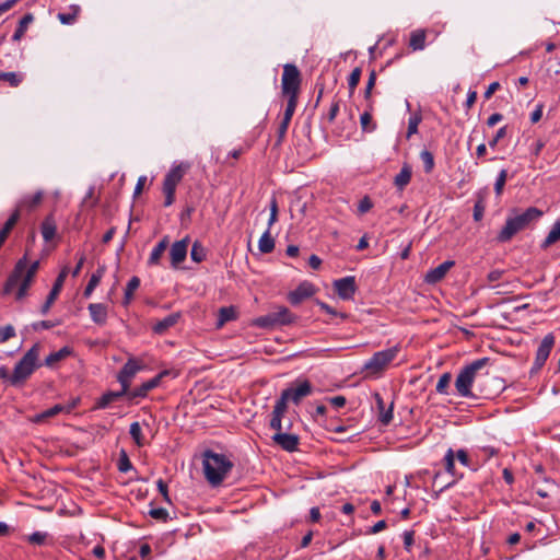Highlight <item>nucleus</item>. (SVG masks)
<instances>
[{
  "mask_svg": "<svg viewBox=\"0 0 560 560\" xmlns=\"http://www.w3.org/2000/svg\"><path fill=\"white\" fill-rule=\"evenodd\" d=\"M203 474L207 481L213 486H220L234 464L224 455L207 450L202 454Z\"/></svg>",
  "mask_w": 560,
  "mask_h": 560,
  "instance_id": "obj_1",
  "label": "nucleus"
},
{
  "mask_svg": "<svg viewBox=\"0 0 560 560\" xmlns=\"http://www.w3.org/2000/svg\"><path fill=\"white\" fill-rule=\"evenodd\" d=\"M26 267L27 256L24 255L16 261L12 272L9 275L3 287V294H10L15 290V288H18L15 292L16 301H21L27 295L28 289L32 285L34 278L24 273Z\"/></svg>",
  "mask_w": 560,
  "mask_h": 560,
  "instance_id": "obj_2",
  "label": "nucleus"
},
{
  "mask_svg": "<svg viewBox=\"0 0 560 560\" xmlns=\"http://www.w3.org/2000/svg\"><path fill=\"white\" fill-rule=\"evenodd\" d=\"M541 215L542 211L535 207H529L522 213L509 217L504 226L499 232L497 240L501 243L511 241L515 234L525 230L533 221L538 220Z\"/></svg>",
  "mask_w": 560,
  "mask_h": 560,
  "instance_id": "obj_3",
  "label": "nucleus"
},
{
  "mask_svg": "<svg viewBox=\"0 0 560 560\" xmlns=\"http://www.w3.org/2000/svg\"><path fill=\"white\" fill-rule=\"evenodd\" d=\"M39 345L35 343L20 359V361L14 366L12 375L9 378L11 385L19 386L23 384L34 373L36 368L39 366Z\"/></svg>",
  "mask_w": 560,
  "mask_h": 560,
  "instance_id": "obj_4",
  "label": "nucleus"
},
{
  "mask_svg": "<svg viewBox=\"0 0 560 560\" xmlns=\"http://www.w3.org/2000/svg\"><path fill=\"white\" fill-rule=\"evenodd\" d=\"M489 363V358L477 359L464 366L455 380V387L459 396L472 397L471 386L478 374Z\"/></svg>",
  "mask_w": 560,
  "mask_h": 560,
  "instance_id": "obj_5",
  "label": "nucleus"
},
{
  "mask_svg": "<svg viewBox=\"0 0 560 560\" xmlns=\"http://www.w3.org/2000/svg\"><path fill=\"white\" fill-rule=\"evenodd\" d=\"M189 168V164L179 163L167 172L163 180V194L165 196L164 207H170L175 201V191L177 185L180 183Z\"/></svg>",
  "mask_w": 560,
  "mask_h": 560,
  "instance_id": "obj_6",
  "label": "nucleus"
},
{
  "mask_svg": "<svg viewBox=\"0 0 560 560\" xmlns=\"http://www.w3.org/2000/svg\"><path fill=\"white\" fill-rule=\"evenodd\" d=\"M302 83V75L294 63H285L281 78V92L285 97L298 98Z\"/></svg>",
  "mask_w": 560,
  "mask_h": 560,
  "instance_id": "obj_7",
  "label": "nucleus"
},
{
  "mask_svg": "<svg viewBox=\"0 0 560 560\" xmlns=\"http://www.w3.org/2000/svg\"><path fill=\"white\" fill-rule=\"evenodd\" d=\"M399 348L397 346L375 352L369 361L365 362L364 369L372 374L382 372L397 355Z\"/></svg>",
  "mask_w": 560,
  "mask_h": 560,
  "instance_id": "obj_8",
  "label": "nucleus"
},
{
  "mask_svg": "<svg viewBox=\"0 0 560 560\" xmlns=\"http://www.w3.org/2000/svg\"><path fill=\"white\" fill-rule=\"evenodd\" d=\"M555 346V336L552 332L546 335L541 340L532 368V373L538 372L546 363L552 348Z\"/></svg>",
  "mask_w": 560,
  "mask_h": 560,
  "instance_id": "obj_9",
  "label": "nucleus"
},
{
  "mask_svg": "<svg viewBox=\"0 0 560 560\" xmlns=\"http://www.w3.org/2000/svg\"><path fill=\"white\" fill-rule=\"evenodd\" d=\"M142 369V365L136 359H129L117 375V381L125 389L130 388L131 381L135 375Z\"/></svg>",
  "mask_w": 560,
  "mask_h": 560,
  "instance_id": "obj_10",
  "label": "nucleus"
},
{
  "mask_svg": "<svg viewBox=\"0 0 560 560\" xmlns=\"http://www.w3.org/2000/svg\"><path fill=\"white\" fill-rule=\"evenodd\" d=\"M167 374H168L167 371H163V372L159 373L158 375H155L153 378L142 383L140 386L136 387L135 389H132V390L129 389L128 398L135 399V398L145 397L150 390H152L153 388H155L160 385V382L163 378V376L167 375Z\"/></svg>",
  "mask_w": 560,
  "mask_h": 560,
  "instance_id": "obj_11",
  "label": "nucleus"
},
{
  "mask_svg": "<svg viewBox=\"0 0 560 560\" xmlns=\"http://www.w3.org/2000/svg\"><path fill=\"white\" fill-rule=\"evenodd\" d=\"M189 238L185 237L180 241L175 242L170 249L171 266L177 268L187 256Z\"/></svg>",
  "mask_w": 560,
  "mask_h": 560,
  "instance_id": "obj_12",
  "label": "nucleus"
},
{
  "mask_svg": "<svg viewBox=\"0 0 560 560\" xmlns=\"http://www.w3.org/2000/svg\"><path fill=\"white\" fill-rule=\"evenodd\" d=\"M315 293V288L310 282H302L298 288L291 291L288 295V300L292 305H299L304 300L311 298Z\"/></svg>",
  "mask_w": 560,
  "mask_h": 560,
  "instance_id": "obj_13",
  "label": "nucleus"
},
{
  "mask_svg": "<svg viewBox=\"0 0 560 560\" xmlns=\"http://www.w3.org/2000/svg\"><path fill=\"white\" fill-rule=\"evenodd\" d=\"M67 277V270L63 269L59 276L57 277V279L55 280V283L45 301V303L43 304L42 308H40V313L43 315H46L51 305L55 303L56 299L58 298L61 289H62V285H63V282H65V279Z\"/></svg>",
  "mask_w": 560,
  "mask_h": 560,
  "instance_id": "obj_14",
  "label": "nucleus"
},
{
  "mask_svg": "<svg viewBox=\"0 0 560 560\" xmlns=\"http://www.w3.org/2000/svg\"><path fill=\"white\" fill-rule=\"evenodd\" d=\"M275 444L280 446L283 451L294 452L298 450L300 439L296 434L276 432L272 436Z\"/></svg>",
  "mask_w": 560,
  "mask_h": 560,
  "instance_id": "obj_15",
  "label": "nucleus"
},
{
  "mask_svg": "<svg viewBox=\"0 0 560 560\" xmlns=\"http://www.w3.org/2000/svg\"><path fill=\"white\" fill-rule=\"evenodd\" d=\"M334 287L337 294L343 300L351 299L357 290L354 277L338 279L334 282Z\"/></svg>",
  "mask_w": 560,
  "mask_h": 560,
  "instance_id": "obj_16",
  "label": "nucleus"
},
{
  "mask_svg": "<svg viewBox=\"0 0 560 560\" xmlns=\"http://www.w3.org/2000/svg\"><path fill=\"white\" fill-rule=\"evenodd\" d=\"M455 265L453 260H446L440 264L438 267L430 269L425 276L424 281L428 284H435L440 282L448 272V270Z\"/></svg>",
  "mask_w": 560,
  "mask_h": 560,
  "instance_id": "obj_17",
  "label": "nucleus"
},
{
  "mask_svg": "<svg viewBox=\"0 0 560 560\" xmlns=\"http://www.w3.org/2000/svg\"><path fill=\"white\" fill-rule=\"evenodd\" d=\"M313 387L308 381H303L296 387H289L282 390V393H288L289 400L293 401L295 405H299L300 401L312 394Z\"/></svg>",
  "mask_w": 560,
  "mask_h": 560,
  "instance_id": "obj_18",
  "label": "nucleus"
},
{
  "mask_svg": "<svg viewBox=\"0 0 560 560\" xmlns=\"http://www.w3.org/2000/svg\"><path fill=\"white\" fill-rule=\"evenodd\" d=\"M129 390L125 389V387H121L118 392H107L102 395V397L96 401V408L98 409H105L107 408L112 402L120 399L124 396H128Z\"/></svg>",
  "mask_w": 560,
  "mask_h": 560,
  "instance_id": "obj_19",
  "label": "nucleus"
},
{
  "mask_svg": "<svg viewBox=\"0 0 560 560\" xmlns=\"http://www.w3.org/2000/svg\"><path fill=\"white\" fill-rule=\"evenodd\" d=\"M180 315L178 313H173L167 315L161 320H158L153 326L152 329L158 335L165 334L171 327L175 326L179 319Z\"/></svg>",
  "mask_w": 560,
  "mask_h": 560,
  "instance_id": "obj_20",
  "label": "nucleus"
},
{
  "mask_svg": "<svg viewBox=\"0 0 560 560\" xmlns=\"http://www.w3.org/2000/svg\"><path fill=\"white\" fill-rule=\"evenodd\" d=\"M89 312L92 320L97 325H105L107 320V307L102 303H91Z\"/></svg>",
  "mask_w": 560,
  "mask_h": 560,
  "instance_id": "obj_21",
  "label": "nucleus"
},
{
  "mask_svg": "<svg viewBox=\"0 0 560 560\" xmlns=\"http://www.w3.org/2000/svg\"><path fill=\"white\" fill-rule=\"evenodd\" d=\"M43 197H44V192L42 190H38L33 195H25L20 200L16 210L20 211L21 209H26L28 211H32L33 209H35L37 206L40 205Z\"/></svg>",
  "mask_w": 560,
  "mask_h": 560,
  "instance_id": "obj_22",
  "label": "nucleus"
},
{
  "mask_svg": "<svg viewBox=\"0 0 560 560\" xmlns=\"http://www.w3.org/2000/svg\"><path fill=\"white\" fill-rule=\"evenodd\" d=\"M56 231H57L56 221L54 219V215L49 214L43 220V222L40 224V232H42L44 241L50 242L55 237Z\"/></svg>",
  "mask_w": 560,
  "mask_h": 560,
  "instance_id": "obj_23",
  "label": "nucleus"
},
{
  "mask_svg": "<svg viewBox=\"0 0 560 560\" xmlns=\"http://www.w3.org/2000/svg\"><path fill=\"white\" fill-rule=\"evenodd\" d=\"M376 400V406L378 409V420L382 422V424L387 425L393 419V404H390L389 408L385 410V404L382 398V396L376 393L374 395Z\"/></svg>",
  "mask_w": 560,
  "mask_h": 560,
  "instance_id": "obj_24",
  "label": "nucleus"
},
{
  "mask_svg": "<svg viewBox=\"0 0 560 560\" xmlns=\"http://www.w3.org/2000/svg\"><path fill=\"white\" fill-rule=\"evenodd\" d=\"M168 237L164 236L152 249L148 264L150 266L159 265L161 257L163 256L164 252L166 250L168 246Z\"/></svg>",
  "mask_w": 560,
  "mask_h": 560,
  "instance_id": "obj_25",
  "label": "nucleus"
},
{
  "mask_svg": "<svg viewBox=\"0 0 560 560\" xmlns=\"http://www.w3.org/2000/svg\"><path fill=\"white\" fill-rule=\"evenodd\" d=\"M72 353V349L68 346L62 347L58 351L51 352L45 359V365L48 368H54L56 363L65 360Z\"/></svg>",
  "mask_w": 560,
  "mask_h": 560,
  "instance_id": "obj_26",
  "label": "nucleus"
},
{
  "mask_svg": "<svg viewBox=\"0 0 560 560\" xmlns=\"http://www.w3.org/2000/svg\"><path fill=\"white\" fill-rule=\"evenodd\" d=\"M272 314L278 326L292 324L296 319V316L285 306H279Z\"/></svg>",
  "mask_w": 560,
  "mask_h": 560,
  "instance_id": "obj_27",
  "label": "nucleus"
},
{
  "mask_svg": "<svg viewBox=\"0 0 560 560\" xmlns=\"http://www.w3.org/2000/svg\"><path fill=\"white\" fill-rule=\"evenodd\" d=\"M427 33L424 30H416L410 33L409 47L413 50H422L425 47Z\"/></svg>",
  "mask_w": 560,
  "mask_h": 560,
  "instance_id": "obj_28",
  "label": "nucleus"
},
{
  "mask_svg": "<svg viewBox=\"0 0 560 560\" xmlns=\"http://www.w3.org/2000/svg\"><path fill=\"white\" fill-rule=\"evenodd\" d=\"M411 167L408 164H405L400 172L395 176L394 184L400 190H402L411 179Z\"/></svg>",
  "mask_w": 560,
  "mask_h": 560,
  "instance_id": "obj_29",
  "label": "nucleus"
},
{
  "mask_svg": "<svg viewBox=\"0 0 560 560\" xmlns=\"http://www.w3.org/2000/svg\"><path fill=\"white\" fill-rule=\"evenodd\" d=\"M558 241H560V220H558V221H556L553 223V225H552L551 230L549 231L547 237L541 243V248L542 249H547L548 247H550L551 245H553Z\"/></svg>",
  "mask_w": 560,
  "mask_h": 560,
  "instance_id": "obj_30",
  "label": "nucleus"
},
{
  "mask_svg": "<svg viewBox=\"0 0 560 560\" xmlns=\"http://www.w3.org/2000/svg\"><path fill=\"white\" fill-rule=\"evenodd\" d=\"M33 20H34V16H33V14H32V13H27V14H25V15L20 20L19 25H18V27H16V30H15V32H14L13 36H12V39H13L14 42L20 40V39L24 36V34H25V32H26V30H27L28 25L33 22Z\"/></svg>",
  "mask_w": 560,
  "mask_h": 560,
  "instance_id": "obj_31",
  "label": "nucleus"
},
{
  "mask_svg": "<svg viewBox=\"0 0 560 560\" xmlns=\"http://www.w3.org/2000/svg\"><path fill=\"white\" fill-rule=\"evenodd\" d=\"M140 287V279L137 276H133L127 283V287L125 289V295L122 300V305L127 306L130 304L133 293L138 288Z\"/></svg>",
  "mask_w": 560,
  "mask_h": 560,
  "instance_id": "obj_32",
  "label": "nucleus"
},
{
  "mask_svg": "<svg viewBox=\"0 0 560 560\" xmlns=\"http://www.w3.org/2000/svg\"><path fill=\"white\" fill-rule=\"evenodd\" d=\"M258 248L262 254H269L275 249V240L271 236L269 229L260 236Z\"/></svg>",
  "mask_w": 560,
  "mask_h": 560,
  "instance_id": "obj_33",
  "label": "nucleus"
},
{
  "mask_svg": "<svg viewBox=\"0 0 560 560\" xmlns=\"http://www.w3.org/2000/svg\"><path fill=\"white\" fill-rule=\"evenodd\" d=\"M104 275V267L102 268H98L90 278L84 291H83V295L85 298H89L92 292L94 291V289L100 284L101 282V279Z\"/></svg>",
  "mask_w": 560,
  "mask_h": 560,
  "instance_id": "obj_34",
  "label": "nucleus"
},
{
  "mask_svg": "<svg viewBox=\"0 0 560 560\" xmlns=\"http://www.w3.org/2000/svg\"><path fill=\"white\" fill-rule=\"evenodd\" d=\"M237 312L233 306L221 307L219 310L218 327H222L225 323L236 318Z\"/></svg>",
  "mask_w": 560,
  "mask_h": 560,
  "instance_id": "obj_35",
  "label": "nucleus"
},
{
  "mask_svg": "<svg viewBox=\"0 0 560 560\" xmlns=\"http://www.w3.org/2000/svg\"><path fill=\"white\" fill-rule=\"evenodd\" d=\"M62 411H68L69 412L70 408H66L63 405L57 404L54 407L48 408L47 410H45L42 413L37 415L36 416V421L39 422V421H43L45 419L55 417V416L59 415Z\"/></svg>",
  "mask_w": 560,
  "mask_h": 560,
  "instance_id": "obj_36",
  "label": "nucleus"
},
{
  "mask_svg": "<svg viewBox=\"0 0 560 560\" xmlns=\"http://www.w3.org/2000/svg\"><path fill=\"white\" fill-rule=\"evenodd\" d=\"M254 325L264 329H271L278 326L272 312L268 313L267 315L257 317L254 320Z\"/></svg>",
  "mask_w": 560,
  "mask_h": 560,
  "instance_id": "obj_37",
  "label": "nucleus"
},
{
  "mask_svg": "<svg viewBox=\"0 0 560 560\" xmlns=\"http://www.w3.org/2000/svg\"><path fill=\"white\" fill-rule=\"evenodd\" d=\"M443 463H444V468H445L446 472L450 474L451 476L457 478V474L455 470V452L452 448H448L446 451V454L443 458Z\"/></svg>",
  "mask_w": 560,
  "mask_h": 560,
  "instance_id": "obj_38",
  "label": "nucleus"
},
{
  "mask_svg": "<svg viewBox=\"0 0 560 560\" xmlns=\"http://www.w3.org/2000/svg\"><path fill=\"white\" fill-rule=\"evenodd\" d=\"M485 194L486 192H482V191H479L477 194V201L475 202L474 214H472L475 221H480L483 218V213H485V209H486Z\"/></svg>",
  "mask_w": 560,
  "mask_h": 560,
  "instance_id": "obj_39",
  "label": "nucleus"
},
{
  "mask_svg": "<svg viewBox=\"0 0 560 560\" xmlns=\"http://www.w3.org/2000/svg\"><path fill=\"white\" fill-rule=\"evenodd\" d=\"M0 80L9 83L10 86L16 88L23 81V74L16 72H2L0 71Z\"/></svg>",
  "mask_w": 560,
  "mask_h": 560,
  "instance_id": "obj_40",
  "label": "nucleus"
},
{
  "mask_svg": "<svg viewBox=\"0 0 560 560\" xmlns=\"http://www.w3.org/2000/svg\"><path fill=\"white\" fill-rule=\"evenodd\" d=\"M451 381H452V374L450 372L443 373L438 381V384L435 387L436 392L439 394L447 395Z\"/></svg>",
  "mask_w": 560,
  "mask_h": 560,
  "instance_id": "obj_41",
  "label": "nucleus"
},
{
  "mask_svg": "<svg viewBox=\"0 0 560 560\" xmlns=\"http://www.w3.org/2000/svg\"><path fill=\"white\" fill-rule=\"evenodd\" d=\"M422 120L420 112L413 113L408 119L407 138L409 139L412 135L418 132V126Z\"/></svg>",
  "mask_w": 560,
  "mask_h": 560,
  "instance_id": "obj_42",
  "label": "nucleus"
},
{
  "mask_svg": "<svg viewBox=\"0 0 560 560\" xmlns=\"http://www.w3.org/2000/svg\"><path fill=\"white\" fill-rule=\"evenodd\" d=\"M190 257L195 262H201L206 258V249L202 244L196 241L190 250Z\"/></svg>",
  "mask_w": 560,
  "mask_h": 560,
  "instance_id": "obj_43",
  "label": "nucleus"
},
{
  "mask_svg": "<svg viewBox=\"0 0 560 560\" xmlns=\"http://www.w3.org/2000/svg\"><path fill=\"white\" fill-rule=\"evenodd\" d=\"M129 433L138 446H142L144 444L142 430L139 422L136 421L130 424Z\"/></svg>",
  "mask_w": 560,
  "mask_h": 560,
  "instance_id": "obj_44",
  "label": "nucleus"
},
{
  "mask_svg": "<svg viewBox=\"0 0 560 560\" xmlns=\"http://www.w3.org/2000/svg\"><path fill=\"white\" fill-rule=\"evenodd\" d=\"M420 159H421V161L423 163L424 172L427 174H430L433 171V168H434V156H433V154L430 151H428V150H423L420 153Z\"/></svg>",
  "mask_w": 560,
  "mask_h": 560,
  "instance_id": "obj_45",
  "label": "nucleus"
},
{
  "mask_svg": "<svg viewBox=\"0 0 560 560\" xmlns=\"http://www.w3.org/2000/svg\"><path fill=\"white\" fill-rule=\"evenodd\" d=\"M288 401H289L288 393H281L280 398L276 401L272 413L283 417V415L285 413L287 408H288V406H287Z\"/></svg>",
  "mask_w": 560,
  "mask_h": 560,
  "instance_id": "obj_46",
  "label": "nucleus"
},
{
  "mask_svg": "<svg viewBox=\"0 0 560 560\" xmlns=\"http://www.w3.org/2000/svg\"><path fill=\"white\" fill-rule=\"evenodd\" d=\"M361 68L357 67L352 70L348 78V86H349V93L350 96L353 94L355 88L358 86L360 79H361Z\"/></svg>",
  "mask_w": 560,
  "mask_h": 560,
  "instance_id": "obj_47",
  "label": "nucleus"
},
{
  "mask_svg": "<svg viewBox=\"0 0 560 560\" xmlns=\"http://www.w3.org/2000/svg\"><path fill=\"white\" fill-rule=\"evenodd\" d=\"M360 124L363 131H373L376 125L372 121V115L369 110L364 112L360 117Z\"/></svg>",
  "mask_w": 560,
  "mask_h": 560,
  "instance_id": "obj_48",
  "label": "nucleus"
},
{
  "mask_svg": "<svg viewBox=\"0 0 560 560\" xmlns=\"http://www.w3.org/2000/svg\"><path fill=\"white\" fill-rule=\"evenodd\" d=\"M498 454V450L492 446L478 447L476 456L481 458L483 462L489 460L492 456Z\"/></svg>",
  "mask_w": 560,
  "mask_h": 560,
  "instance_id": "obj_49",
  "label": "nucleus"
},
{
  "mask_svg": "<svg viewBox=\"0 0 560 560\" xmlns=\"http://www.w3.org/2000/svg\"><path fill=\"white\" fill-rule=\"evenodd\" d=\"M117 466L120 472H127L132 468V464L125 450L120 451Z\"/></svg>",
  "mask_w": 560,
  "mask_h": 560,
  "instance_id": "obj_50",
  "label": "nucleus"
},
{
  "mask_svg": "<svg viewBox=\"0 0 560 560\" xmlns=\"http://www.w3.org/2000/svg\"><path fill=\"white\" fill-rule=\"evenodd\" d=\"M506 179H508V171L501 170L497 177V180L494 183V191H495L497 196L502 195Z\"/></svg>",
  "mask_w": 560,
  "mask_h": 560,
  "instance_id": "obj_51",
  "label": "nucleus"
},
{
  "mask_svg": "<svg viewBox=\"0 0 560 560\" xmlns=\"http://www.w3.org/2000/svg\"><path fill=\"white\" fill-rule=\"evenodd\" d=\"M298 105V98L288 97L287 107L282 117L283 121L290 122Z\"/></svg>",
  "mask_w": 560,
  "mask_h": 560,
  "instance_id": "obj_52",
  "label": "nucleus"
},
{
  "mask_svg": "<svg viewBox=\"0 0 560 560\" xmlns=\"http://www.w3.org/2000/svg\"><path fill=\"white\" fill-rule=\"evenodd\" d=\"M47 533L35 532L27 537V541L32 545L42 546L47 539Z\"/></svg>",
  "mask_w": 560,
  "mask_h": 560,
  "instance_id": "obj_53",
  "label": "nucleus"
},
{
  "mask_svg": "<svg viewBox=\"0 0 560 560\" xmlns=\"http://www.w3.org/2000/svg\"><path fill=\"white\" fill-rule=\"evenodd\" d=\"M15 336V329L12 325L0 327V343L8 341Z\"/></svg>",
  "mask_w": 560,
  "mask_h": 560,
  "instance_id": "obj_54",
  "label": "nucleus"
},
{
  "mask_svg": "<svg viewBox=\"0 0 560 560\" xmlns=\"http://www.w3.org/2000/svg\"><path fill=\"white\" fill-rule=\"evenodd\" d=\"M278 201L275 197L270 200V217L268 220V226H272L278 220Z\"/></svg>",
  "mask_w": 560,
  "mask_h": 560,
  "instance_id": "obj_55",
  "label": "nucleus"
},
{
  "mask_svg": "<svg viewBox=\"0 0 560 560\" xmlns=\"http://www.w3.org/2000/svg\"><path fill=\"white\" fill-rule=\"evenodd\" d=\"M149 515L152 518L159 520V521H162V522H166L167 518H168V512L164 508L151 509L149 511Z\"/></svg>",
  "mask_w": 560,
  "mask_h": 560,
  "instance_id": "obj_56",
  "label": "nucleus"
},
{
  "mask_svg": "<svg viewBox=\"0 0 560 560\" xmlns=\"http://www.w3.org/2000/svg\"><path fill=\"white\" fill-rule=\"evenodd\" d=\"M506 133H508V126L501 127L497 131L495 136L489 141V147L494 148L498 144V142L506 136Z\"/></svg>",
  "mask_w": 560,
  "mask_h": 560,
  "instance_id": "obj_57",
  "label": "nucleus"
},
{
  "mask_svg": "<svg viewBox=\"0 0 560 560\" xmlns=\"http://www.w3.org/2000/svg\"><path fill=\"white\" fill-rule=\"evenodd\" d=\"M270 428L276 432H282V416L271 413Z\"/></svg>",
  "mask_w": 560,
  "mask_h": 560,
  "instance_id": "obj_58",
  "label": "nucleus"
},
{
  "mask_svg": "<svg viewBox=\"0 0 560 560\" xmlns=\"http://www.w3.org/2000/svg\"><path fill=\"white\" fill-rule=\"evenodd\" d=\"M413 537H415L413 530H406L402 534L404 547L407 551H410L411 546L413 545Z\"/></svg>",
  "mask_w": 560,
  "mask_h": 560,
  "instance_id": "obj_59",
  "label": "nucleus"
},
{
  "mask_svg": "<svg viewBox=\"0 0 560 560\" xmlns=\"http://www.w3.org/2000/svg\"><path fill=\"white\" fill-rule=\"evenodd\" d=\"M339 103H340L339 100L334 101L331 106H330V109H329V112L327 114V120H328L329 124L334 122L336 116L339 113Z\"/></svg>",
  "mask_w": 560,
  "mask_h": 560,
  "instance_id": "obj_60",
  "label": "nucleus"
},
{
  "mask_svg": "<svg viewBox=\"0 0 560 560\" xmlns=\"http://www.w3.org/2000/svg\"><path fill=\"white\" fill-rule=\"evenodd\" d=\"M158 490L163 495L164 501L171 502L170 495H168V489L167 485L163 479H159L156 481Z\"/></svg>",
  "mask_w": 560,
  "mask_h": 560,
  "instance_id": "obj_61",
  "label": "nucleus"
},
{
  "mask_svg": "<svg viewBox=\"0 0 560 560\" xmlns=\"http://www.w3.org/2000/svg\"><path fill=\"white\" fill-rule=\"evenodd\" d=\"M372 207H373V203H372L371 199L368 196H365L364 198H362L360 200L358 210L360 213H366L368 211L371 210Z\"/></svg>",
  "mask_w": 560,
  "mask_h": 560,
  "instance_id": "obj_62",
  "label": "nucleus"
},
{
  "mask_svg": "<svg viewBox=\"0 0 560 560\" xmlns=\"http://www.w3.org/2000/svg\"><path fill=\"white\" fill-rule=\"evenodd\" d=\"M289 125H290V122L281 120V122L278 127V131H277L278 132L277 144H280L283 141L285 133L288 131Z\"/></svg>",
  "mask_w": 560,
  "mask_h": 560,
  "instance_id": "obj_63",
  "label": "nucleus"
},
{
  "mask_svg": "<svg viewBox=\"0 0 560 560\" xmlns=\"http://www.w3.org/2000/svg\"><path fill=\"white\" fill-rule=\"evenodd\" d=\"M455 458H457L462 465L467 467L470 466V458L465 450H458L455 453Z\"/></svg>",
  "mask_w": 560,
  "mask_h": 560,
  "instance_id": "obj_64",
  "label": "nucleus"
}]
</instances>
